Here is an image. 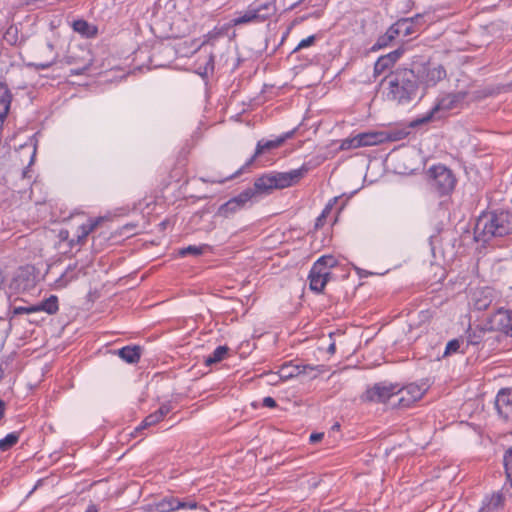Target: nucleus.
<instances>
[{"mask_svg": "<svg viewBox=\"0 0 512 512\" xmlns=\"http://www.w3.org/2000/svg\"><path fill=\"white\" fill-rule=\"evenodd\" d=\"M399 35L401 34L396 22L387 30L385 35L378 40V44L379 46H386L388 42L394 40Z\"/></svg>", "mask_w": 512, "mask_h": 512, "instance_id": "bb28decb", "label": "nucleus"}, {"mask_svg": "<svg viewBox=\"0 0 512 512\" xmlns=\"http://www.w3.org/2000/svg\"><path fill=\"white\" fill-rule=\"evenodd\" d=\"M315 40H316V36L315 35H311V36H308L307 38L305 39H302L298 45L296 46V48L294 49V52L300 50V49H303V48H307V47H310L312 46L314 43H315Z\"/></svg>", "mask_w": 512, "mask_h": 512, "instance_id": "ea45409f", "label": "nucleus"}, {"mask_svg": "<svg viewBox=\"0 0 512 512\" xmlns=\"http://www.w3.org/2000/svg\"><path fill=\"white\" fill-rule=\"evenodd\" d=\"M401 54H402V51L395 50V51H393V52H391V53H389V54H387L385 56L390 58L391 63L393 65L400 58Z\"/></svg>", "mask_w": 512, "mask_h": 512, "instance_id": "a18cd8bd", "label": "nucleus"}, {"mask_svg": "<svg viewBox=\"0 0 512 512\" xmlns=\"http://www.w3.org/2000/svg\"><path fill=\"white\" fill-rule=\"evenodd\" d=\"M255 196V191L252 188H248L241 192L236 197L231 198L218 209L217 214L221 217L228 218L250 201Z\"/></svg>", "mask_w": 512, "mask_h": 512, "instance_id": "f8f14e48", "label": "nucleus"}, {"mask_svg": "<svg viewBox=\"0 0 512 512\" xmlns=\"http://www.w3.org/2000/svg\"><path fill=\"white\" fill-rule=\"evenodd\" d=\"M425 393V389L417 384H409L399 388L397 385V401L392 403V407H409L417 400L421 399Z\"/></svg>", "mask_w": 512, "mask_h": 512, "instance_id": "9b49d317", "label": "nucleus"}, {"mask_svg": "<svg viewBox=\"0 0 512 512\" xmlns=\"http://www.w3.org/2000/svg\"><path fill=\"white\" fill-rule=\"evenodd\" d=\"M171 410V406L168 403L162 404L160 408L155 411V413L163 419L165 415H167Z\"/></svg>", "mask_w": 512, "mask_h": 512, "instance_id": "79ce46f5", "label": "nucleus"}, {"mask_svg": "<svg viewBox=\"0 0 512 512\" xmlns=\"http://www.w3.org/2000/svg\"><path fill=\"white\" fill-rule=\"evenodd\" d=\"M102 220L103 218L101 217L97 219H89L87 223L79 226L75 235L77 238V243L82 244L86 240L87 236L96 229Z\"/></svg>", "mask_w": 512, "mask_h": 512, "instance_id": "a211bd4d", "label": "nucleus"}, {"mask_svg": "<svg viewBox=\"0 0 512 512\" xmlns=\"http://www.w3.org/2000/svg\"><path fill=\"white\" fill-rule=\"evenodd\" d=\"M322 366L312 365H296L293 363H285L278 370V378L282 381H287L297 376L305 375L309 378H315L322 373Z\"/></svg>", "mask_w": 512, "mask_h": 512, "instance_id": "9d476101", "label": "nucleus"}, {"mask_svg": "<svg viewBox=\"0 0 512 512\" xmlns=\"http://www.w3.org/2000/svg\"><path fill=\"white\" fill-rule=\"evenodd\" d=\"M421 15H417L414 18H406L397 21L400 34L403 36H409L415 32L414 24L418 23L421 19Z\"/></svg>", "mask_w": 512, "mask_h": 512, "instance_id": "5701e85b", "label": "nucleus"}, {"mask_svg": "<svg viewBox=\"0 0 512 512\" xmlns=\"http://www.w3.org/2000/svg\"><path fill=\"white\" fill-rule=\"evenodd\" d=\"M228 350L229 349L227 346H218L210 355L205 358L204 363L207 366H210L222 361L227 356Z\"/></svg>", "mask_w": 512, "mask_h": 512, "instance_id": "b1692460", "label": "nucleus"}, {"mask_svg": "<svg viewBox=\"0 0 512 512\" xmlns=\"http://www.w3.org/2000/svg\"><path fill=\"white\" fill-rule=\"evenodd\" d=\"M206 246H188L179 251L181 256H186L188 254L200 255L203 253Z\"/></svg>", "mask_w": 512, "mask_h": 512, "instance_id": "c9c22d12", "label": "nucleus"}, {"mask_svg": "<svg viewBox=\"0 0 512 512\" xmlns=\"http://www.w3.org/2000/svg\"><path fill=\"white\" fill-rule=\"evenodd\" d=\"M495 407L498 414L505 420L512 418V389H501L495 399Z\"/></svg>", "mask_w": 512, "mask_h": 512, "instance_id": "4468645a", "label": "nucleus"}, {"mask_svg": "<svg viewBox=\"0 0 512 512\" xmlns=\"http://www.w3.org/2000/svg\"><path fill=\"white\" fill-rule=\"evenodd\" d=\"M504 466L507 479L512 486V450H506V453L504 455Z\"/></svg>", "mask_w": 512, "mask_h": 512, "instance_id": "2f4dec72", "label": "nucleus"}, {"mask_svg": "<svg viewBox=\"0 0 512 512\" xmlns=\"http://www.w3.org/2000/svg\"><path fill=\"white\" fill-rule=\"evenodd\" d=\"M339 428H340V425H339L338 423H336V424H334V425L332 426V431H338V430H339Z\"/></svg>", "mask_w": 512, "mask_h": 512, "instance_id": "5fc2aeb1", "label": "nucleus"}, {"mask_svg": "<svg viewBox=\"0 0 512 512\" xmlns=\"http://www.w3.org/2000/svg\"><path fill=\"white\" fill-rule=\"evenodd\" d=\"M502 439L504 440V442L500 443L501 446H505V445L509 444V441L512 440V432L505 434L502 437Z\"/></svg>", "mask_w": 512, "mask_h": 512, "instance_id": "09e8293b", "label": "nucleus"}, {"mask_svg": "<svg viewBox=\"0 0 512 512\" xmlns=\"http://www.w3.org/2000/svg\"><path fill=\"white\" fill-rule=\"evenodd\" d=\"M391 66L392 63L390 58L386 56H381L380 58H378L374 65V72L375 74L380 75Z\"/></svg>", "mask_w": 512, "mask_h": 512, "instance_id": "cd10ccee", "label": "nucleus"}, {"mask_svg": "<svg viewBox=\"0 0 512 512\" xmlns=\"http://www.w3.org/2000/svg\"><path fill=\"white\" fill-rule=\"evenodd\" d=\"M48 66H49L48 64L47 65H43V64L41 65L42 68H46Z\"/></svg>", "mask_w": 512, "mask_h": 512, "instance_id": "6e6d98bb", "label": "nucleus"}, {"mask_svg": "<svg viewBox=\"0 0 512 512\" xmlns=\"http://www.w3.org/2000/svg\"><path fill=\"white\" fill-rule=\"evenodd\" d=\"M85 512H98V508L96 505L94 504H91L87 507V509L85 510Z\"/></svg>", "mask_w": 512, "mask_h": 512, "instance_id": "8fccbe9b", "label": "nucleus"}, {"mask_svg": "<svg viewBox=\"0 0 512 512\" xmlns=\"http://www.w3.org/2000/svg\"><path fill=\"white\" fill-rule=\"evenodd\" d=\"M90 65H91V62H90V60H88L82 68L71 69V74L80 75V74L84 73L90 67Z\"/></svg>", "mask_w": 512, "mask_h": 512, "instance_id": "49530a36", "label": "nucleus"}, {"mask_svg": "<svg viewBox=\"0 0 512 512\" xmlns=\"http://www.w3.org/2000/svg\"><path fill=\"white\" fill-rule=\"evenodd\" d=\"M461 343L458 339L450 340L445 348L444 356H449L459 351Z\"/></svg>", "mask_w": 512, "mask_h": 512, "instance_id": "f704fd0d", "label": "nucleus"}, {"mask_svg": "<svg viewBox=\"0 0 512 512\" xmlns=\"http://www.w3.org/2000/svg\"><path fill=\"white\" fill-rule=\"evenodd\" d=\"M337 202V198H333L331 199L328 204L325 206V208L323 209L322 213L320 214V216L317 218L316 220V226L317 227H320V226H323L324 225V222H325V219L326 217L329 215V213L331 212L334 204Z\"/></svg>", "mask_w": 512, "mask_h": 512, "instance_id": "c756f323", "label": "nucleus"}, {"mask_svg": "<svg viewBox=\"0 0 512 512\" xmlns=\"http://www.w3.org/2000/svg\"><path fill=\"white\" fill-rule=\"evenodd\" d=\"M415 75L418 88L424 89L435 86L438 82L446 78L445 68L436 62L416 63L410 69Z\"/></svg>", "mask_w": 512, "mask_h": 512, "instance_id": "39448f33", "label": "nucleus"}, {"mask_svg": "<svg viewBox=\"0 0 512 512\" xmlns=\"http://www.w3.org/2000/svg\"><path fill=\"white\" fill-rule=\"evenodd\" d=\"M384 94L390 101L407 104L418 96V84L410 69H397L384 79Z\"/></svg>", "mask_w": 512, "mask_h": 512, "instance_id": "f257e3e1", "label": "nucleus"}, {"mask_svg": "<svg viewBox=\"0 0 512 512\" xmlns=\"http://www.w3.org/2000/svg\"><path fill=\"white\" fill-rule=\"evenodd\" d=\"M35 312H38V308H35V305H31V306H17V307H14L11 311L12 313V316H16V315H20V314H31V313H35Z\"/></svg>", "mask_w": 512, "mask_h": 512, "instance_id": "72a5a7b5", "label": "nucleus"}, {"mask_svg": "<svg viewBox=\"0 0 512 512\" xmlns=\"http://www.w3.org/2000/svg\"><path fill=\"white\" fill-rule=\"evenodd\" d=\"M328 351H329L330 353H334V352H335V344H334V343H332V344L329 346Z\"/></svg>", "mask_w": 512, "mask_h": 512, "instance_id": "864d4df0", "label": "nucleus"}, {"mask_svg": "<svg viewBox=\"0 0 512 512\" xmlns=\"http://www.w3.org/2000/svg\"><path fill=\"white\" fill-rule=\"evenodd\" d=\"M465 97V92L450 93L442 96L422 121L427 122L443 117L450 110L457 108L464 101Z\"/></svg>", "mask_w": 512, "mask_h": 512, "instance_id": "6e6552de", "label": "nucleus"}, {"mask_svg": "<svg viewBox=\"0 0 512 512\" xmlns=\"http://www.w3.org/2000/svg\"><path fill=\"white\" fill-rule=\"evenodd\" d=\"M364 402H377L387 403L392 406L394 401H397V385L381 382L368 388L361 396Z\"/></svg>", "mask_w": 512, "mask_h": 512, "instance_id": "0eeeda50", "label": "nucleus"}, {"mask_svg": "<svg viewBox=\"0 0 512 512\" xmlns=\"http://www.w3.org/2000/svg\"><path fill=\"white\" fill-rule=\"evenodd\" d=\"M75 279V274L73 270L69 267L57 280L56 286L58 288H64L67 286L69 282Z\"/></svg>", "mask_w": 512, "mask_h": 512, "instance_id": "c85d7f7f", "label": "nucleus"}, {"mask_svg": "<svg viewBox=\"0 0 512 512\" xmlns=\"http://www.w3.org/2000/svg\"><path fill=\"white\" fill-rule=\"evenodd\" d=\"M35 308H38V312L45 311L48 314H54L58 311V299L56 296L52 295L39 305H35Z\"/></svg>", "mask_w": 512, "mask_h": 512, "instance_id": "393cba45", "label": "nucleus"}, {"mask_svg": "<svg viewBox=\"0 0 512 512\" xmlns=\"http://www.w3.org/2000/svg\"><path fill=\"white\" fill-rule=\"evenodd\" d=\"M315 263H320L326 268V271H330V268L336 265V260L333 256L327 255L320 257Z\"/></svg>", "mask_w": 512, "mask_h": 512, "instance_id": "4c0bfd02", "label": "nucleus"}, {"mask_svg": "<svg viewBox=\"0 0 512 512\" xmlns=\"http://www.w3.org/2000/svg\"><path fill=\"white\" fill-rule=\"evenodd\" d=\"M487 330L482 327L469 328L467 331V344L479 346L483 341Z\"/></svg>", "mask_w": 512, "mask_h": 512, "instance_id": "4be33fe9", "label": "nucleus"}, {"mask_svg": "<svg viewBox=\"0 0 512 512\" xmlns=\"http://www.w3.org/2000/svg\"><path fill=\"white\" fill-rule=\"evenodd\" d=\"M493 323L497 329L512 336V316L509 310L499 309L493 316Z\"/></svg>", "mask_w": 512, "mask_h": 512, "instance_id": "f3484780", "label": "nucleus"}, {"mask_svg": "<svg viewBox=\"0 0 512 512\" xmlns=\"http://www.w3.org/2000/svg\"><path fill=\"white\" fill-rule=\"evenodd\" d=\"M419 318L422 322H427L432 318V312L430 310H422L419 312Z\"/></svg>", "mask_w": 512, "mask_h": 512, "instance_id": "c03bdc74", "label": "nucleus"}, {"mask_svg": "<svg viewBox=\"0 0 512 512\" xmlns=\"http://www.w3.org/2000/svg\"><path fill=\"white\" fill-rule=\"evenodd\" d=\"M512 233V214L507 211L482 213L474 227L476 241L486 242L493 237H503Z\"/></svg>", "mask_w": 512, "mask_h": 512, "instance_id": "f03ea898", "label": "nucleus"}, {"mask_svg": "<svg viewBox=\"0 0 512 512\" xmlns=\"http://www.w3.org/2000/svg\"><path fill=\"white\" fill-rule=\"evenodd\" d=\"M72 26L75 32L85 37H93L97 34V28L85 20H76Z\"/></svg>", "mask_w": 512, "mask_h": 512, "instance_id": "412c9836", "label": "nucleus"}, {"mask_svg": "<svg viewBox=\"0 0 512 512\" xmlns=\"http://www.w3.org/2000/svg\"><path fill=\"white\" fill-rule=\"evenodd\" d=\"M4 39L6 40L7 43H9L11 45L17 44V42H18V29H17V27L10 26L6 30L5 34H4Z\"/></svg>", "mask_w": 512, "mask_h": 512, "instance_id": "473e14b6", "label": "nucleus"}, {"mask_svg": "<svg viewBox=\"0 0 512 512\" xmlns=\"http://www.w3.org/2000/svg\"><path fill=\"white\" fill-rule=\"evenodd\" d=\"M430 185L441 194H447L453 190L456 180L451 170L443 165H436L429 170Z\"/></svg>", "mask_w": 512, "mask_h": 512, "instance_id": "1a4fd4ad", "label": "nucleus"}, {"mask_svg": "<svg viewBox=\"0 0 512 512\" xmlns=\"http://www.w3.org/2000/svg\"><path fill=\"white\" fill-rule=\"evenodd\" d=\"M505 502V493L502 490L495 491L484 497L480 512H503Z\"/></svg>", "mask_w": 512, "mask_h": 512, "instance_id": "dca6fc26", "label": "nucleus"}, {"mask_svg": "<svg viewBox=\"0 0 512 512\" xmlns=\"http://www.w3.org/2000/svg\"><path fill=\"white\" fill-rule=\"evenodd\" d=\"M11 102V96L7 86L0 83V128L7 116Z\"/></svg>", "mask_w": 512, "mask_h": 512, "instance_id": "6ab92c4d", "label": "nucleus"}, {"mask_svg": "<svg viewBox=\"0 0 512 512\" xmlns=\"http://www.w3.org/2000/svg\"><path fill=\"white\" fill-rule=\"evenodd\" d=\"M393 140H395V138L385 131H368L343 139L340 144V149L351 150L360 147L375 146Z\"/></svg>", "mask_w": 512, "mask_h": 512, "instance_id": "423d86ee", "label": "nucleus"}, {"mask_svg": "<svg viewBox=\"0 0 512 512\" xmlns=\"http://www.w3.org/2000/svg\"><path fill=\"white\" fill-rule=\"evenodd\" d=\"M175 508H178V510L179 509L195 510L198 508H202V506H200L196 501H193V500L182 501L179 499V502H177Z\"/></svg>", "mask_w": 512, "mask_h": 512, "instance_id": "58836bf2", "label": "nucleus"}, {"mask_svg": "<svg viewBox=\"0 0 512 512\" xmlns=\"http://www.w3.org/2000/svg\"><path fill=\"white\" fill-rule=\"evenodd\" d=\"M294 134V131H289L281 136L273 140H260L257 143L255 153L247 162V165H250L258 156L269 152L271 150L279 148L287 139L291 138Z\"/></svg>", "mask_w": 512, "mask_h": 512, "instance_id": "ddd939ff", "label": "nucleus"}, {"mask_svg": "<svg viewBox=\"0 0 512 512\" xmlns=\"http://www.w3.org/2000/svg\"><path fill=\"white\" fill-rule=\"evenodd\" d=\"M276 12L273 2L253 3L246 10L238 12L230 20V26H240L246 24H257L264 22Z\"/></svg>", "mask_w": 512, "mask_h": 512, "instance_id": "20e7f679", "label": "nucleus"}, {"mask_svg": "<svg viewBox=\"0 0 512 512\" xmlns=\"http://www.w3.org/2000/svg\"><path fill=\"white\" fill-rule=\"evenodd\" d=\"M330 277V271H326L324 266L320 263H314L309 274L311 290L319 293L321 292Z\"/></svg>", "mask_w": 512, "mask_h": 512, "instance_id": "2eb2a0df", "label": "nucleus"}, {"mask_svg": "<svg viewBox=\"0 0 512 512\" xmlns=\"http://www.w3.org/2000/svg\"><path fill=\"white\" fill-rule=\"evenodd\" d=\"M161 420L162 419L155 412L151 413L144 419V421L142 422V425L140 427H138L136 430L138 431V430L146 428L148 426L155 425L156 423H158Z\"/></svg>", "mask_w": 512, "mask_h": 512, "instance_id": "e433bc0d", "label": "nucleus"}, {"mask_svg": "<svg viewBox=\"0 0 512 512\" xmlns=\"http://www.w3.org/2000/svg\"><path fill=\"white\" fill-rule=\"evenodd\" d=\"M324 436V433H312L309 437V444L315 445L317 444Z\"/></svg>", "mask_w": 512, "mask_h": 512, "instance_id": "37998d69", "label": "nucleus"}, {"mask_svg": "<svg viewBox=\"0 0 512 512\" xmlns=\"http://www.w3.org/2000/svg\"><path fill=\"white\" fill-rule=\"evenodd\" d=\"M4 413V402L0 400V418L3 416Z\"/></svg>", "mask_w": 512, "mask_h": 512, "instance_id": "603ef678", "label": "nucleus"}, {"mask_svg": "<svg viewBox=\"0 0 512 512\" xmlns=\"http://www.w3.org/2000/svg\"><path fill=\"white\" fill-rule=\"evenodd\" d=\"M263 405L268 408H274L276 406V401L272 397H265L263 399Z\"/></svg>", "mask_w": 512, "mask_h": 512, "instance_id": "de8ad7c7", "label": "nucleus"}, {"mask_svg": "<svg viewBox=\"0 0 512 512\" xmlns=\"http://www.w3.org/2000/svg\"><path fill=\"white\" fill-rule=\"evenodd\" d=\"M270 376H271V380H270L271 383H277V381L279 379L278 378V373L277 374H271Z\"/></svg>", "mask_w": 512, "mask_h": 512, "instance_id": "3c124183", "label": "nucleus"}, {"mask_svg": "<svg viewBox=\"0 0 512 512\" xmlns=\"http://www.w3.org/2000/svg\"><path fill=\"white\" fill-rule=\"evenodd\" d=\"M307 172L308 168L305 165L287 172H270L257 178L252 189L256 194L287 188L296 184Z\"/></svg>", "mask_w": 512, "mask_h": 512, "instance_id": "7ed1b4c3", "label": "nucleus"}, {"mask_svg": "<svg viewBox=\"0 0 512 512\" xmlns=\"http://www.w3.org/2000/svg\"><path fill=\"white\" fill-rule=\"evenodd\" d=\"M491 303V299H489L488 297H485L484 299H477L475 301V307L476 309L478 310H484L486 309Z\"/></svg>", "mask_w": 512, "mask_h": 512, "instance_id": "a19ab883", "label": "nucleus"}, {"mask_svg": "<svg viewBox=\"0 0 512 512\" xmlns=\"http://www.w3.org/2000/svg\"><path fill=\"white\" fill-rule=\"evenodd\" d=\"M177 502H179L178 498L175 497H167L157 503L156 507L160 512H170L176 511L178 508H175Z\"/></svg>", "mask_w": 512, "mask_h": 512, "instance_id": "a878e982", "label": "nucleus"}, {"mask_svg": "<svg viewBox=\"0 0 512 512\" xmlns=\"http://www.w3.org/2000/svg\"><path fill=\"white\" fill-rule=\"evenodd\" d=\"M118 355L125 362L133 364L140 359L141 348L139 346H126L118 350Z\"/></svg>", "mask_w": 512, "mask_h": 512, "instance_id": "aec40b11", "label": "nucleus"}, {"mask_svg": "<svg viewBox=\"0 0 512 512\" xmlns=\"http://www.w3.org/2000/svg\"><path fill=\"white\" fill-rule=\"evenodd\" d=\"M509 448L512 449V445H510Z\"/></svg>", "mask_w": 512, "mask_h": 512, "instance_id": "4d7b16f0", "label": "nucleus"}, {"mask_svg": "<svg viewBox=\"0 0 512 512\" xmlns=\"http://www.w3.org/2000/svg\"><path fill=\"white\" fill-rule=\"evenodd\" d=\"M19 437V432H12L7 434L4 438L0 439V448L16 445L18 443Z\"/></svg>", "mask_w": 512, "mask_h": 512, "instance_id": "7c9ffc66", "label": "nucleus"}]
</instances>
